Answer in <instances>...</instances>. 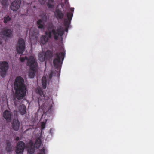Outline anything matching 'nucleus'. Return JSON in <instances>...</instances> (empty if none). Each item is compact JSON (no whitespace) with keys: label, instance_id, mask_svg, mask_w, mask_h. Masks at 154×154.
I'll use <instances>...</instances> for the list:
<instances>
[{"label":"nucleus","instance_id":"21","mask_svg":"<svg viewBox=\"0 0 154 154\" xmlns=\"http://www.w3.org/2000/svg\"><path fill=\"white\" fill-rule=\"evenodd\" d=\"M7 146L6 148V149L7 152H9L12 150V147L11 143L10 142H7Z\"/></svg>","mask_w":154,"mask_h":154},{"label":"nucleus","instance_id":"26","mask_svg":"<svg viewBox=\"0 0 154 154\" xmlns=\"http://www.w3.org/2000/svg\"><path fill=\"white\" fill-rule=\"evenodd\" d=\"M28 59H29V57L28 58L26 56H25L23 57H22L21 56L20 57V60L22 62H24L25 60H26L28 61Z\"/></svg>","mask_w":154,"mask_h":154},{"label":"nucleus","instance_id":"34","mask_svg":"<svg viewBox=\"0 0 154 154\" xmlns=\"http://www.w3.org/2000/svg\"><path fill=\"white\" fill-rule=\"evenodd\" d=\"M19 140V137H18V136L16 138V139H15V140L16 141H18Z\"/></svg>","mask_w":154,"mask_h":154},{"label":"nucleus","instance_id":"2","mask_svg":"<svg viewBox=\"0 0 154 154\" xmlns=\"http://www.w3.org/2000/svg\"><path fill=\"white\" fill-rule=\"evenodd\" d=\"M15 95L18 100L22 99L26 95L27 88L24 79L21 76L17 77L14 83Z\"/></svg>","mask_w":154,"mask_h":154},{"label":"nucleus","instance_id":"19","mask_svg":"<svg viewBox=\"0 0 154 154\" xmlns=\"http://www.w3.org/2000/svg\"><path fill=\"white\" fill-rule=\"evenodd\" d=\"M12 16L11 15H6L4 17L3 22L6 24L9 22L12 19Z\"/></svg>","mask_w":154,"mask_h":154},{"label":"nucleus","instance_id":"17","mask_svg":"<svg viewBox=\"0 0 154 154\" xmlns=\"http://www.w3.org/2000/svg\"><path fill=\"white\" fill-rule=\"evenodd\" d=\"M45 23V22L42 21L41 20L39 19L37 22V26L39 29H44Z\"/></svg>","mask_w":154,"mask_h":154},{"label":"nucleus","instance_id":"10","mask_svg":"<svg viewBox=\"0 0 154 154\" xmlns=\"http://www.w3.org/2000/svg\"><path fill=\"white\" fill-rule=\"evenodd\" d=\"M0 35L11 38L12 36V32L11 29L7 28H4L0 32Z\"/></svg>","mask_w":154,"mask_h":154},{"label":"nucleus","instance_id":"13","mask_svg":"<svg viewBox=\"0 0 154 154\" xmlns=\"http://www.w3.org/2000/svg\"><path fill=\"white\" fill-rule=\"evenodd\" d=\"M55 15L57 19H62L64 16V14L61 10L57 9L55 10Z\"/></svg>","mask_w":154,"mask_h":154},{"label":"nucleus","instance_id":"4","mask_svg":"<svg viewBox=\"0 0 154 154\" xmlns=\"http://www.w3.org/2000/svg\"><path fill=\"white\" fill-rule=\"evenodd\" d=\"M65 56L63 52H57L55 54V58L54 59L53 63L54 65L56 68H58L62 63H61V59L63 61Z\"/></svg>","mask_w":154,"mask_h":154},{"label":"nucleus","instance_id":"7","mask_svg":"<svg viewBox=\"0 0 154 154\" xmlns=\"http://www.w3.org/2000/svg\"><path fill=\"white\" fill-rule=\"evenodd\" d=\"M25 42L23 39H19L17 45V51L19 54L23 53L25 48Z\"/></svg>","mask_w":154,"mask_h":154},{"label":"nucleus","instance_id":"30","mask_svg":"<svg viewBox=\"0 0 154 154\" xmlns=\"http://www.w3.org/2000/svg\"><path fill=\"white\" fill-rule=\"evenodd\" d=\"M45 127V124L43 122L41 125V128L42 129H44Z\"/></svg>","mask_w":154,"mask_h":154},{"label":"nucleus","instance_id":"25","mask_svg":"<svg viewBox=\"0 0 154 154\" xmlns=\"http://www.w3.org/2000/svg\"><path fill=\"white\" fill-rule=\"evenodd\" d=\"M47 18L46 15H45L42 16L41 19H39L41 20L42 21L45 23H46L47 21Z\"/></svg>","mask_w":154,"mask_h":154},{"label":"nucleus","instance_id":"20","mask_svg":"<svg viewBox=\"0 0 154 154\" xmlns=\"http://www.w3.org/2000/svg\"><path fill=\"white\" fill-rule=\"evenodd\" d=\"M42 86L44 89L46 88L47 86V81L45 77L43 76L42 80Z\"/></svg>","mask_w":154,"mask_h":154},{"label":"nucleus","instance_id":"38","mask_svg":"<svg viewBox=\"0 0 154 154\" xmlns=\"http://www.w3.org/2000/svg\"><path fill=\"white\" fill-rule=\"evenodd\" d=\"M60 71L59 70V73H58V75H57V76L58 77H59L60 76Z\"/></svg>","mask_w":154,"mask_h":154},{"label":"nucleus","instance_id":"36","mask_svg":"<svg viewBox=\"0 0 154 154\" xmlns=\"http://www.w3.org/2000/svg\"><path fill=\"white\" fill-rule=\"evenodd\" d=\"M31 146H33V143L32 142H30L29 143Z\"/></svg>","mask_w":154,"mask_h":154},{"label":"nucleus","instance_id":"32","mask_svg":"<svg viewBox=\"0 0 154 154\" xmlns=\"http://www.w3.org/2000/svg\"><path fill=\"white\" fill-rule=\"evenodd\" d=\"M40 3L41 4H44L46 0H39Z\"/></svg>","mask_w":154,"mask_h":154},{"label":"nucleus","instance_id":"27","mask_svg":"<svg viewBox=\"0 0 154 154\" xmlns=\"http://www.w3.org/2000/svg\"><path fill=\"white\" fill-rule=\"evenodd\" d=\"M34 148H29L28 150V152L30 154H33L34 152Z\"/></svg>","mask_w":154,"mask_h":154},{"label":"nucleus","instance_id":"16","mask_svg":"<svg viewBox=\"0 0 154 154\" xmlns=\"http://www.w3.org/2000/svg\"><path fill=\"white\" fill-rule=\"evenodd\" d=\"M38 59L39 61L42 62L48 60L47 59H46L45 54L42 52L39 53L38 54Z\"/></svg>","mask_w":154,"mask_h":154},{"label":"nucleus","instance_id":"23","mask_svg":"<svg viewBox=\"0 0 154 154\" xmlns=\"http://www.w3.org/2000/svg\"><path fill=\"white\" fill-rule=\"evenodd\" d=\"M35 71H33L32 70V71H29V77L31 78H33L35 76V72H34Z\"/></svg>","mask_w":154,"mask_h":154},{"label":"nucleus","instance_id":"5","mask_svg":"<svg viewBox=\"0 0 154 154\" xmlns=\"http://www.w3.org/2000/svg\"><path fill=\"white\" fill-rule=\"evenodd\" d=\"M27 65L29 67L30 69L33 71H36L38 66V64L34 57L31 56L29 57Z\"/></svg>","mask_w":154,"mask_h":154},{"label":"nucleus","instance_id":"18","mask_svg":"<svg viewBox=\"0 0 154 154\" xmlns=\"http://www.w3.org/2000/svg\"><path fill=\"white\" fill-rule=\"evenodd\" d=\"M45 54L48 60H49L53 56V53L50 50H48Z\"/></svg>","mask_w":154,"mask_h":154},{"label":"nucleus","instance_id":"37","mask_svg":"<svg viewBox=\"0 0 154 154\" xmlns=\"http://www.w3.org/2000/svg\"><path fill=\"white\" fill-rule=\"evenodd\" d=\"M2 40L1 39H0V45H2Z\"/></svg>","mask_w":154,"mask_h":154},{"label":"nucleus","instance_id":"24","mask_svg":"<svg viewBox=\"0 0 154 154\" xmlns=\"http://www.w3.org/2000/svg\"><path fill=\"white\" fill-rule=\"evenodd\" d=\"M2 5L6 6L8 5V2L7 0H2Z\"/></svg>","mask_w":154,"mask_h":154},{"label":"nucleus","instance_id":"31","mask_svg":"<svg viewBox=\"0 0 154 154\" xmlns=\"http://www.w3.org/2000/svg\"><path fill=\"white\" fill-rule=\"evenodd\" d=\"M48 7L50 8H53L54 6V5L51 4H50L49 3H48Z\"/></svg>","mask_w":154,"mask_h":154},{"label":"nucleus","instance_id":"12","mask_svg":"<svg viewBox=\"0 0 154 154\" xmlns=\"http://www.w3.org/2000/svg\"><path fill=\"white\" fill-rule=\"evenodd\" d=\"M73 16V14L72 13V12H67V17L68 19L65 18L64 21V24L65 27H69Z\"/></svg>","mask_w":154,"mask_h":154},{"label":"nucleus","instance_id":"8","mask_svg":"<svg viewBox=\"0 0 154 154\" xmlns=\"http://www.w3.org/2000/svg\"><path fill=\"white\" fill-rule=\"evenodd\" d=\"M25 146V143L22 141H19L17 144L15 152L16 154H23Z\"/></svg>","mask_w":154,"mask_h":154},{"label":"nucleus","instance_id":"3","mask_svg":"<svg viewBox=\"0 0 154 154\" xmlns=\"http://www.w3.org/2000/svg\"><path fill=\"white\" fill-rule=\"evenodd\" d=\"M36 92L39 95L38 99V103L40 107H41L43 109H50L52 107V105H49L48 104V101L46 100V96H45L42 88H38L36 90Z\"/></svg>","mask_w":154,"mask_h":154},{"label":"nucleus","instance_id":"39","mask_svg":"<svg viewBox=\"0 0 154 154\" xmlns=\"http://www.w3.org/2000/svg\"><path fill=\"white\" fill-rule=\"evenodd\" d=\"M49 2H54V0H49Z\"/></svg>","mask_w":154,"mask_h":154},{"label":"nucleus","instance_id":"33","mask_svg":"<svg viewBox=\"0 0 154 154\" xmlns=\"http://www.w3.org/2000/svg\"><path fill=\"white\" fill-rule=\"evenodd\" d=\"M70 9L71 11H72V12H73L74 11V8H71Z\"/></svg>","mask_w":154,"mask_h":154},{"label":"nucleus","instance_id":"28","mask_svg":"<svg viewBox=\"0 0 154 154\" xmlns=\"http://www.w3.org/2000/svg\"><path fill=\"white\" fill-rule=\"evenodd\" d=\"M40 152L37 153V154H45V149L44 148H42L40 150Z\"/></svg>","mask_w":154,"mask_h":154},{"label":"nucleus","instance_id":"35","mask_svg":"<svg viewBox=\"0 0 154 154\" xmlns=\"http://www.w3.org/2000/svg\"><path fill=\"white\" fill-rule=\"evenodd\" d=\"M69 27H66L65 31L66 32H67L68 31V29Z\"/></svg>","mask_w":154,"mask_h":154},{"label":"nucleus","instance_id":"29","mask_svg":"<svg viewBox=\"0 0 154 154\" xmlns=\"http://www.w3.org/2000/svg\"><path fill=\"white\" fill-rule=\"evenodd\" d=\"M53 72H51L49 75V78L50 79H51L53 77Z\"/></svg>","mask_w":154,"mask_h":154},{"label":"nucleus","instance_id":"41","mask_svg":"<svg viewBox=\"0 0 154 154\" xmlns=\"http://www.w3.org/2000/svg\"><path fill=\"white\" fill-rule=\"evenodd\" d=\"M33 8H35V6H33Z\"/></svg>","mask_w":154,"mask_h":154},{"label":"nucleus","instance_id":"11","mask_svg":"<svg viewBox=\"0 0 154 154\" xmlns=\"http://www.w3.org/2000/svg\"><path fill=\"white\" fill-rule=\"evenodd\" d=\"M3 117L7 122H10L12 119V114L7 110H5L3 113Z\"/></svg>","mask_w":154,"mask_h":154},{"label":"nucleus","instance_id":"9","mask_svg":"<svg viewBox=\"0 0 154 154\" xmlns=\"http://www.w3.org/2000/svg\"><path fill=\"white\" fill-rule=\"evenodd\" d=\"M21 4L20 0H14L11 4L10 9L14 11H17L19 8Z\"/></svg>","mask_w":154,"mask_h":154},{"label":"nucleus","instance_id":"42","mask_svg":"<svg viewBox=\"0 0 154 154\" xmlns=\"http://www.w3.org/2000/svg\"><path fill=\"white\" fill-rule=\"evenodd\" d=\"M45 65L46 66V62H45Z\"/></svg>","mask_w":154,"mask_h":154},{"label":"nucleus","instance_id":"40","mask_svg":"<svg viewBox=\"0 0 154 154\" xmlns=\"http://www.w3.org/2000/svg\"><path fill=\"white\" fill-rule=\"evenodd\" d=\"M52 129H50V133L52 131Z\"/></svg>","mask_w":154,"mask_h":154},{"label":"nucleus","instance_id":"6","mask_svg":"<svg viewBox=\"0 0 154 154\" xmlns=\"http://www.w3.org/2000/svg\"><path fill=\"white\" fill-rule=\"evenodd\" d=\"M9 68L8 63L6 61H1L0 62V72L1 76L5 77Z\"/></svg>","mask_w":154,"mask_h":154},{"label":"nucleus","instance_id":"15","mask_svg":"<svg viewBox=\"0 0 154 154\" xmlns=\"http://www.w3.org/2000/svg\"><path fill=\"white\" fill-rule=\"evenodd\" d=\"M26 108L24 104L20 105L19 108V111L21 115H23L25 114L26 112Z\"/></svg>","mask_w":154,"mask_h":154},{"label":"nucleus","instance_id":"14","mask_svg":"<svg viewBox=\"0 0 154 154\" xmlns=\"http://www.w3.org/2000/svg\"><path fill=\"white\" fill-rule=\"evenodd\" d=\"M20 124L18 120H14L12 123V127L14 130L17 131L19 129Z\"/></svg>","mask_w":154,"mask_h":154},{"label":"nucleus","instance_id":"1","mask_svg":"<svg viewBox=\"0 0 154 154\" xmlns=\"http://www.w3.org/2000/svg\"><path fill=\"white\" fill-rule=\"evenodd\" d=\"M45 33V35H42L40 38V44L41 45L46 44L48 42L49 39L51 38L52 33L53 35L54 40H58L59 36H62L64 34V30L61 27L58 28L56 30L52 26H51L48 27Z\"/></svg>","mask_w":154,"mask_h":154},{"label":"nucleus","instance_id":"22","mask_svg":"<svg viewBox=\"0 0 154 154\" xmlns=\"http://www.w3.org/2000/svg\"><path fill=\"white\" fill-rule=\"evenodd\" d=\"M41 140L40 139H37L35 142V144L36 145L37 147H39L41 144Z\"/></svg>","mask_w":154,"mask_h":154}]
</instances>
